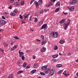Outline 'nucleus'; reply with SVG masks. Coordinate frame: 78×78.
<instances>
[{
  "label": "nucleus",
  "instance_id": "obj_1",
  "mask_svg": "<svg viewBox=\"0 0 78 78\" xmlns=\"http://www.w3.org/2000/svg\"><path fill=\"white\" fill-rule=\"evenodd\" d=\"M51 34H52L53 36L54 37L57 38L58 37V33L57 32H54L51 34H50V35H51Z\"/></svg>",
  "mask_w": 78,
  "mask_h": 78
},
{
  "label": "nucleus",
  "instance_id": "obj_2",
  "mask_svg": "<svg viewBox=\"0 0 78 78\" xmlns=\"http://www.w3.org/2000/svg\"><path fill=\"white\" fill-rule=\"evenodd\" d=\"M6 24V21L3 20H0V25H5Z\"/></svg>",
  "mask_w": 78,
  "mask_h": 78
},
{
  "label": "nucleus",
  "instance_id": "obj_3",
  "mask_svg": "<svg viewBox=\"0 0 78 78\" xmlns=\"http://www.w3.org/2000/svg\"><path fill=\"white\" fill-rule=\"evenodd\" d=\"M47 28V24H45L42 26L41 29V30H42V29H44V30H46Z\"/></svg>",
  "mask_w": 78,
  "mask_h": 78
},
{
  "label": "nucleus",
  "instance_id": "obj_4",
  "mask_svg": "<svg viewBox=\"0 0 78 78\" xmlns=\"http://www.w3.org/2000/svg\"><path fill=\"white\" fill-rule=\"evenodd\" d=\"M19 57L20 58L21 57H22V56H24L23 55H24V53H23V52H20V51H19Z\"/></svg>",
  "mask_w": 78,
  "mask_h": 78
},
{
  "label": "nucleus",
  "instance_id": "obj_5",
  "mask_svg": "<svg viewBox=\"0 0 78 78\" xmlns=\"http://www.w3.org/2000/svg\"><path fill=\"white\" fill-rule=\"evenodd\" d=\"M68 9L70 10V11H73L74 10V6H72L71 7H68Z\"/></svg>",
  "mask_w": 78,
  "mask_h": 78
},
{
  "label": "nucleus",
  "instance_id": "obj_6",
  "mask_svg": "<svg viewBox=\"0 0 78 78\" xmlns=\"http://www.w3.org/2000/svg\"><path fill=\"white\" fill-rule=\"evenodd\" d=\"M76 3V1H74L73 0L70 2V4L71 5H73L74 4H75Z\"/></svg>",
  "mask_w": 78,
  "mask_h": 78
},
{
  "label": "nucleus",
  "instance_id": "obj_7",
  "mask_svg": "<svg viewBox=\"0 0 78 78\" xmlns=\"http://www.w3.org/2000/svg\"><path fill=\"white\" fill-rule=\"evenodd\" d=\"M55 73V71L53 70L52 69L50 73V76H53L54 74Z\"/></svg>",
  "mask_w": 78,
  "mask_h": 78
},
{
  "label": "nucleus",
  "instance_id": "obj_8",
  "mask_svg": "<svg viewBox=\"0 0 78 78\" xmlns=\"http://www.w3.org/2000/svg\"><path fill=\"white\" fill-rule=\"evenodd\" d=\"M47 67L48 66H42L41 67V69H43V70H46L47 69Z\"/></svg>",
  "mask_w": 78,
  "mask_h": 78
},
{
  "label": "nucleus",
  "instance_id": "obj_9",
  "mask_svg": "<svg viewBox=\"0 0 78 78\" xmlns=\"http://www.w3.org/2000/svg\"><path fill=\"white\" fill-rule=\"evenodd\" d=\"M45 51H46V48L44 47L41 49V52H45Z\"/></svg>",
  "mask_w": 78,
  "mask_h": 78
},
{
  "label": "nucleus",
  "instance_id": "obj_10",
  "mask_svg": "<svg viewBox=\"0 0 78 78\" xmlns=\"http://www.w3.org/2000/svg\"><path fill=\"white\" fill-rule=\"evenodd\" d=\"M34 3L36 5V7L38 8L39 7V3H38V2H36V1H35Z\"/></svg>",
  "mask_w": 78,
  "mask_h": 78
},
{
  "label": "nucleus",
  "instance_id": "obj_11",
  "mask_svg": "<svg viewBox=\"0 0 78 78\" xmlns=\"http://www.w3.org/2000/svg\"><path fill=\"white\" fill-rule=\"evenodd\" d=\"M63 27L65 30H66V29L67 28V25L66 24H64Z\"/></svg>",
  "mask_w": 78,
  "mask_h": 78
},
{
  "label": "nucleus",
  "instance_id": "obj_12",
  "mask_svg": "<svg viewBox=\"0 0 78 78\" xmlns=\"http://www.w3.org/2000/svg\"><path fill=\"white\" fill-rule=\"evenodd\" d=\"M66 21V19H63L60 22V23L62 24L63 22H64V21Z\"/></svg>",
  "mask_w": 78,
  "mask_h": 78
},
{
  "label": "nucleus",
  "instance_id": "obj_13",
  "mask_svg": "<svg viewBox=\"0 0 78 78\" xmlns=\"http://www.w3.org/2000/svg\"><path fill=\"white\" fill-rule=\"evenodd\" d=\"M43 23V21H41L38 23L39 26H41L42 24Z\"/></svg>",
  "mask_w": 78,
  "mask_h": 78
},
{
  "label": "nucleus",
  "instance_id": "obj_14",
  "mask_svg": "<svg viewBox=\"0 0 78 78\" xmlns=\"http://www.w3.org/2000/svg\"><path fill=\"white\" fill-rule=\"evenodd\" d=\"M14 5L15 6H18L19 5V2H16L14 3Z\"/></svg>",
  "mask_w": 78,
  "mask_h": 78
},
{
  "label": "nucleus",
  "instance_id": "obj_15",
  "mask_svg": "<svg viewBox=\"0 0 78 78\" xmlns=\"http://www.w3.org/2000/svg\"><path fill=\"white\" fill-rule=\"evenodd\" d=\"M36 72V69H34L31 71V73L33 74L34 73Z\"/></svg>",
  "mask_w": 78,
  "mask_h": 78
},
{
  "label": "nucleus",
  "instance_id": "obj_16",
  "mask_svg": "<svg viewBox=\"0 0 78 78\" xmlns=\"http://www.w3.org/2000/svg\"><path fill=\"white\" fill-rule=\"evenodd\" d=\"M50 72V69H47L45 72V73L46 74H47V73H48Z\"/></svg>",
  "mask_w": 78,
  "mask_h": 78
},
{
  "label": "nucleus",
  "instance_id": "obj_17",
  "mask_svg": "<svg viewBox=\"0 0 78 78\" xmlns=\"http://www.w3.org/2000/svg\"><path fill=\"white\" fill-rule=\"evenodd\" d=\"M38 3L40 5H41L42 3V0H39L38 1Z\"/></svg>",
  "mask_w": 78,
  "mask_h": 78
},
{
  "label": "nucleus",
  "instance_id": "obj_18",
  "mask_svg": "<svg viewBox=\"0 0 78 78\" xmlns=\"http://www.w3.org/2000/svg\"><path fill=\"white\" fill-rule=\"evenodd\" d=\"M26 66H27V63L26 62L24 63L23 65V67L25 68L26 67Z\"/></svg>",
  "mask_w": 78,
  "mask_h": 78
},
{
  "label": "nucleus",
  "instance_id": "obj_19",
  "mask_svg": "<svg viewBox=\"0 0 78 78\" xmlns=\"http://www.w3.org/2000/svg\"><path fill=\"white\" fill-rule=\"evenodd\" d=\"M52 57L53 58H57L58 56V55H52Z\"/></svg>",
  "mask_w": 78,
  "mask_h": 78
},
{
  "label": "nucleus",
  "instance_id": "obj_20",
  "mask_svg": "<svg viewBox=\"0 0 78 78\" xmlns=\"http://www.w3.org/2000/svg\"><path fill=\"white\" fill-rule=\"evenodd\" d=\"M62 66V65H61V64H58V65H57V66H56V67L57 68L61 67Z\"/></svg>",
  "mask_w": 78,
  "mask_h": 78
},
{
  "label": "nucleus",
  "instance_id": "obj_21",
  "mask_svg": "<svg viewBox=\"0 0 78 78\" xmlns=\"http://www.w3.org/2000/svg\"><path fill=\"white\" fill-rule=\"evenodd\" d=\"M51 5H53V3L51 2H50L49 3V5H47V7H49L50 6H51Z\"/></svg>",
  "mask_w": 78,
  "mask_h": 78
},
{
  "label": "nucleus",
  "instance_id": "obj_22",
  "mask_svg": "<svg viewBox=\"0 0 78 78\" xmlns=\"http://www.w3.org/2000/svg\"><path fill=\"white\" fill-rule=\"evenodd\" d=\"M34 68H37V67H38V65L37 64H35L34 65Z\"/></svg>",
  "mask_w": 78,
  "mask_h": 78
},
{
  "label": "nucleus",
  "instance_id": "obj_23",
  "mask_svg": "<svg viewBox=\"0 0 78 78\" xmlns=\"http://www.w3.org/2000/svg\"><path fill=\"white\" fill-rule=\"evenodd\" d=\"M23 16L24 19L28 18V14H27L26 16L25 15H24Z\"/></svg>",
  "mask_w": 78,
  "mask_h": 78
},
{
  "label": "nucleus",
  "instance_id": "obj_24",
  "mask_svg": "<svg viewBox=\"0 0 78 78\" xmlns=\"http://www.w3.org/2000/svg\"><path fill=\"white\" fill-rule=\"evenodd\" d=\"M22 73H23V71H20L17 72V73L19 74V75H20V74Z\"/></svg>",
  "mask_w": 78,
  "mask_h": 78
},
{
  "label": "nucleus",
  "instance_id": "obj_25",
  "mask_svg": "<svg viewBox=\"0 0 78 78\" xmlns=\"http://www.w3.org/2000/svg\"><path fill=\"white\" fill-rule=\"evenodd\" d=\"M9 77L11 78H13V74H10L9 75Z\"/></svg>",
  "mask_w": 78,
  "mask_h": 78
},
{
  "label": "nucleus",
  "instance_id": "obj_26",
  "mask_svg": "<svg viewBox=\"0 0 78 78\" xmlns=\"http://www.w3.org/2000/svg\"><path fill=\"white\" fill-rule=\"evenodd\" d=\"M54 49L55 50H58V46L56 45L54 46Z\"/></svg>",
  "mask_w": 78,
  "mask_h": 78
},
{
  "label": "nucleus",
  "instance_id": "obj_27",
  "mask_svg": "<svg viewBox=\"0 0 78 78\" xmlns=\"http://www.w3.org/2000/svg\"><path fill=\"white\" fill-rule=\"evenodd\" d=\"M60 5V3L59 2H57L55 5V6H59Z\"/></svg>",
  "mask_w": 78,
  "mask_h": 78
},
{
  "label": "nucleus",
  "instance_id": "obj_28",
  "mask_svg": "<svg viewBox=\"0 0 78 78\" xmlns=\"http://www.w3.org/2000/svg\"><path fill=\"white\" fill-rule=\"evenodd\" d=\"M59 43H60V44H64V41L62 40H61V41H59Z\"/></svg>",
  "mask_w": 78,
  "mask_h": 78
},
{
  "label": "nucleus",
  "instance_id": "obj_29",
  "mask_svg": "<svg viewBox=\"0 0 78 78\" xmlns=\"http://www.w3.org/2000/svg\"><path fill=\"white\" fill-rule=\"evenodd\" d=\"M14 12L16 13V14H17V12H18V10H17V9H15L14 10Z\"/></svg>",
  "mask_w": 78,
  "mask_h": 78
},
{
  "label": "nucleus",
  "instance_id": "obj_30",
  "mask_svg": "<svg viewBox=\"0 0 78 78\" xmlns=\"http://www.w3.org/2000/svg\"><path fill=\"white\" fill-rule=\"evenodd\" d=\"M41 37L42 39V41H43V40H44V37L42 35H41Z\"/></svg>",
  "mask_w": 78,
  "mask_h": 78
},
{
  "label": "nucleus",
  "instance_id": "obj_31",
  "mask_svg": "<svg viewBox=\"0 0 78 78\" xmlns=\"http://www.w3.org/2000/svg\"><path fill=\"white\" fill-rule=\"evenodd\" d=\"M61 73H62V71L61 70H60L58 72V74L60 75L61 74Z\"/></svg>",
  "mask_w": 78,
  "mask_h": 78
},
{
  "label": "nucleus",
  "instance_id": "obj_32",
  "mask_svg": "<svg viewBox=\"0 0 78 78\" xmlns=\"http://www.w3.org/2000/svg\"><path fill=\"white\" fill-rule=\"evenodd\" d=\"M21 5H22V6H23V5H24V2H23V1H21Z\"/></svg>",
  "mask_w": 78,
  "mask_h": 78
},
{
  "label": "nucleus",
  "instance_id": "obj_33",
  "mask_svg": "<svg viewBox=\"0 0 78 78\" xmlns=\"http://www.w3.org/2000/svg\"><path fill=\"white\" fill-rule=\"evenodd\" d=\"M10 15H11L12 16H15V14L13 12H11L10 13Z\"/></svg>",
  "mask_w": 78,
  "mask_h": 78
},
{
  "label": "nucleus",
  "instance_id": "obj_34",
  "mask_svg": "<svg viewBox=\"0 0 78 78\" xmlns=\"http://www.w3.org/2000/svg\"><path fill=\"white\" fill-rule=\"evenodd\" d=\"M40 74H41V75H45V73L43 72H40Z\"/></svg>",
  "mask_w": 78,
  "mask_h": 78
},
{
  "label": "nucleus",
  "instance_id": "obj_35",
  "mask_svg": "<svg viewBox=\"0 0 78 78\" xmlns=\"http://www.w3.org/2000/svg\"><path fill=\"white\" fill-rule=\"evenodd\" d=\"M4 47H7L8 46V44H7L6 43H4Z\"/></svg>",
  "mask_w": 78,
  "mask_h": 78
},
{
  "label": "nucleus",
  "instance_id": "obj_36",
  "mask_svg": "<svg viewBox=\"0 0 78 78\" xmlns=\"http://www.w3.org/2000/svg\"><path fill=\"white\" fill-rule=\"evenodd\" d=\"M59 10V8H57L55 9V12H58V11Z\"/></svg>",
  "mask_w": 78,
  "mask_h": 78
},
{
  "label": "nucleus",
  "instance_id": "obj_37",
  "mask_svg": "<svg viewBox=\"0 0 78 78\" xmlns=\"http://www.w3.org/2000/svg\"><path fill=\"white\" fill-rule=\"evenodd\" d=\"M21 58L22 60H24V59H25V57H24V55L21 57Z\"/></svg>",
  "mask_w": 78,
  "mask_h": 78
},
{
  "label": "nucleus",
  "instance_id": "obj_38",
  "mask_svg": "<svg viewBox=\"0 0 78 78\" xmlns=\"http://www.w3.org/2000/svg\"><path fill=\"white\" fill-rule=\"evenodd\" d=\"M14 38L16 39H17V40L19 39V37H17V36H15Z\"/></svg>",
  "mask_w": 78,
  "mask_h": 78
},
{
  "label": "nucleus",
  "instance_id": "obj_39",
  "mask_svg": "<svg viewBox=\"0 0 78 78\" xmlns=\"http://www.w3.org/2000/svg\"><path fill=\"white\" fill-rule=\"evenodd\" d=\"M44 44H45V43H44V40H42V42L41 43V44L42 45H44Z\"/></svg>",
  "mask_w": 78,
  "mask_h": 78
},
{
  "label": "nucleus",
  "instance_id": "obj_40",
  "mask_svg": "<svg viewBox=\"0 0 78 78\" xmlns=\"http://www.w3.org/2000/svg\"><path fill=\"white\" fill-rule=\"evenodd\" d=\"M20 18L21 19H23V17H22V16L21 15H20Z\"/></svg>",
  "mask_w": 78,
  "mask_h": 78
},
{
  "label": "nucleus",
  "instance_id": "obj_41",
  "mask_svg": "<svg viewBox=\"0 0 78 78\" xmlns=\"http://www.w3.org/2000/svg\"><path fill=\"white\" fill-rule=\"evenodd\" d=\"M13 48L14 49H16V48H17V46L16 45H15L13 47Z\"/></svg>",
  "mask_w": 78,
  "mask_h": 78
},
{
  "label": "nucleus",
  "instance_id": "obj_42",
  "mask_svg": "<svg viewBox=\"0 0 78 78\" xmlns=\"http://www.w3.org/2000/svg\"><path fill=\"white\" fill-rule=\"evenodd\" d=\"M37 21V19L36 18H35L34 20V22H35V23H36V22Z\"/></svg>",
  "mask_w": 78,
  "mask_h": 78
},
{
  "label": "nucleus",
  "instance_id": "obj_43",
  "mask_svg": "<svg viewBox=\"0 0 78 78\" xmlns=\"http://www.w3.org/2000/svg\"><path fill=\"white\" fill-rule=\"evenodd\" d=\"M51 2H55L56 0H50Z\"/></svg>",
  "mask_w": 78,
  "mask_h": 78
},
{
  "label": "nucleus",
  "instance_id": "obj_44",
  "mask_svg": "<svg viewBox=\"0 0 78 78\" xmlns=\"http://www.w3.org/2000/svg\"><path fill=\"white\" fill-rule=\"evenodd\" d=\"M2 18L3 19H5V17L4 16H2Z\"/></svg>",
  "mask_w": 78,
  "mask_h": 78
},
{
  "label": "nucleus",
  "instance_id": "obj_45",
  "mask_svg": "<svg viewBox=\"0 0 78 78\" xmlns=\"http://www.w3.org/2000/svg\"><path fill=\"white\" fill-rule=\"evenodd\" d=\"M66 71H65L63 73V75H66Z\"/></svg>",
  "mask_w": 78,
  "mask_h": 78
},
{
  "label": "nucleus",
  "instance_id": "obj_46",
  "mask_svg": "<svg viewBox=\"0 0 78 78\" xmlns=\"http://www.w3.org/2000/svg\"><path fill=\"white\" fill-rule=\"evenodd\" d=\"M12 7L11 6V5H10L9 7V9H12Z\"/></svg>",
  "mask_w": 78,
  "mask_h": 78
},
{
  "label": "nucleus",
  "instance_id": "obj_47",
  "mask_svg": "<svg viewBox=\"0 0 78 78\" xmlns=\"http://www.w3.org/2000/svg\"><path fill=\"white\" fill-rule=\"evenodd\" d=\"M0 51H2V52H3V51H4L3 49H1L0 48Z\"/></svg>",
  "mask_w": 78,
  "mask_h": 78
},
{
  "label": "nucleus",
  "instance_id": "obj_48",
  "mask_svg": "<svg viewBox=\"0 0 78 78\" xmlns=\"http://www.w3.org/2000/svg\"><path fill=\"white\" fill-rule=\"evenodd\" d=\"M44 13V11H41L40 12V14H43Z\"/></svg>",
  "mask_w": 78,
  "mask_h": 78
},
{
  "label": "nucleus",
  "instance_id": "obj_49",
  "mask_svg": "<svg viewBox=\"0 0 78 78\" xmlns=\"http://www.w3.org/2000/svg\"><path fill=\"white\" fill-rule=\"evenodd\" d=\"M15 50V49H14V47L11 49V50H12V51H13V50Z\"/></svg>",
  "mask_w": 78,
  "mask_h": 78
},
{
  "label": "nucleus",
  "instance_id": "obj_50",
  "mask_svg": "<svg viewBox=\"0 0 78 78\" xmlns=\"http://www.w3.org/2000/svg\"><path fill=\"white\" fill-rule=\"evenodd\" d=\"M65 75V76H68V75H70V74H66Z\"/></svg>",
  "mask_w": 78,
  "mask_h": 78
},
{
  "label": "nucleus",
  "instance_id": "obj_51",
  "mask_svg": "<svg viewBox=\"0 0 78 78\" xmlns=\"http://www.w3.org/2000/svg\"><path fill=\"white\" fill-rule=\"evenodd\" d=\"M30 21H31V20H32V16H31V17H30Z\"/></svg>",
  "mask_w": 78,
  "mask_h": 78
},
{
  "label": "nucleus",
  "instance_id": "obj_52",
  "mask_svg": "<svg viewBox=\"0 0 78 78\" xmlns=\"http://www.w3.org/2000/svg\"><path fill=\"white\" fill-rule=\"evenodd\" d=\"M11 3H13L14 2V0H10Z\"/></svg>",
  "mask_w": 78,
  "mask_h": 78
},
{
  "label": "nucleus",
  "instance_id": "obj_53",
  "mask_svg": "<svg viewBox=\"0 0 78 78\" xmlns=\"http://www.w3.org/2000/svg\"><path fill=\"white\" fill-rule=\"evenodd\" d=\"M48 10H49V9L48 10H46V9H45L44 11L45 12H47V11H48Z\"/></svg>",
  "mask_w": 78,
  "mask_h": 78
},
{
  "label": "nucleus",
  "instance_id": "obj_54",
  "mask_svg": "<svg viewBox=\"0 0 78 78\" xmlns=\"http://www.w3.org/2000/svg\"><path fill=\"white\" fill-rule=\"evenodd\" d=\"M33 59H35V58H36L35 57V56L33 55Z\"/></svg>",
  "mask_w": 78,
  "mask_h": 78
},
{
  "label": "nucleus",
  "instance_id": "obj_55",
  "mask_svg": "<svg viewBox=\"0 0 78 78\" xmlns=\"http://www.w3.org/2000/svg\"><path fill=\"white\" fill-rule=\"evenodd\" d=\"M13 44H14V42H12L11 43V45H13Z\"/></svg>",
  "mask_w": 78,
  "mask_h": 78
},
{
  "label": "nucleus",
  "instance_id": "obj_56",
  "mask_svg": "<svg viewBox=\"0 0 78 78\" xmlns=\"http://www.w3.org/2000/svg\"><path fill=\"white\" fill-rule=\"evenodd\" d=\"M29 68H30V66H27L26 68V69H29Z\"/></svg>",
  "mask_w": 78,
  "mask_h": 78
},
{
  "label": "nucleus",
  "instance_id": "obj_57",
  "mask_svg": "<svg viewBox=\"0 0 78 78\" xmlns=\"http://www.w3.org/2000/svg\"><path fill=\"white\" fill-rule=\"evenodd\" d=\"M27 53H30V51H29V50H27Z\"/></svg>",
  "mask_w": 78,
  "mask_h": 78
},
{
  "label": "nucleus",
  "instance_id": "obj_58",
  "mask_svg": "<svg viewBox=\"0 0 78 78\" xmlns=\"http://www.w3.org/2000/svg\"><path fill=\"white\" fill-rule=\"evenodd\" d=\"M63 12L64 15H66L67 14V13H65L64 12Z\"/></svg>",
  "mask_w": 78,
  "mask_h": 78
},
{
  "label": "nucleus",
  "instance_id": "obj_59",
  "mask_svg": "<svg viewBox=\"0 0 78 78\" xmlns=\"http://www.w3.org/2000/svg\"><path fill=\"white\" fill-rule=\"evenodd\" d=\"M52 61H53V62H55V59L53 58L52 60Z\"/></svg>",
  "mask_w": 78,
  "mask_h": 78
},
{
  "label": "nucleus",
  "instance_id": "obj_60",
  "mask_svg": "<svg viewBox=\"0 0 78 78\" xmlns=\"http://www.w3.org/2000/svg\"><path fill=\"white\" fill-rule=\"evenodd\" d=\"M37 41H38V42H41V40L37 39Z\"/></svg>",
  "mask_w": 78,
  "mask_h": 78
},
{
  "label": "nucleus",
  "instance_id": "obj_61",
  "mask_svg": "<svg viewBox=\"0 0 78 78\" xmlns=\"http://www.w3.org/2000/svg\"><path fill=\"white\" fill-rule=\"evenodd\" d=\"M55 59V62H56L58 61V59H57L56 58Z\"/></svg>",
  "mask_w": 78,
  "mask_h": 78
},
{
  "label": "nucleus",
  "instance_id": "obj_62",
  "mask_svg": "<svg viewBox=\"0 0 78 78\" xmlns=\"http://www.w3.org/2000/svg\"><path fill=\"white\" fill-rule=\"evenodd\" d=\"M68 55L69 56H71V54H70V53H69L68 54Z\"/></svg>",
  "mask_w": 78,
  "mask_h": 78
},
{
  "label": "nucleus",
  "instance_id": "obj_63",
  "mask_svg": "<svg viewBox=\"0 0 78 78\" xmlns=\"http://www.w3.org/2000/svg\"><path fill=\"white\" fill-rule=\"evenodd\" d=\"M69 24H70V23L68 22V23H67L66 25H69Z\"/></svg>",
  "mask_w": 78,
  "mask_h": 78
},
{
  "label": "nucleus",
  "instance_id": "obj_64",
  "mask_svg": "<svg viewBox=\"0 0 78 78\" xmlns=\"http://www.w3.org/2000/svg\"><path fill=\"white\" fill-rule=\"evenodd\" d=\"M76 62H78V58L76 60Z\"/></svg>",
  "mask_w": 78,
  "mask_h": 78
}]
</instances>
